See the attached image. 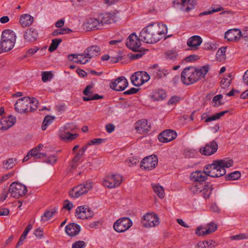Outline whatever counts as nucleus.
<instances>
[{"mask_svg":"<svg viewBox=\"0 0 248 248\" xmlns=\"http://www.w3.org/2000/svg\"><path fill=\"white\" fill-rule=\"evenodd\" d=\"M39 50V47L38 46H34L33 48L29 49L27 51V56L28 55H32L35 54L37 51Z\"/></svg>","mask_w":248,"mask_h":248,"instance_id":"62","label":"nucleus"},{"mask_svg":"<svg viewBox=\"0 0 248 248\" xmlns=\"http://www.w3.org/2000/svg\"><path fill=\"white\" fill-rule=\"evenodd\" d=\"M85 246V243L83 241H78L73 244L72 248H83Z\"/></svg>","mask_w":248,"mask_h":248,"instance_id":"52","label":"nucleus"},{"mask_svg":"<svg viewBox=\"0 0 248 248\" xmlns=\"http://www.w3.org/2000/svg\"><path fill=\"white\" fill-rule=\"evenodd\" d=\"M100 48L97 46H92L88 47L84 51L85 58L91 60L92 58L97 56L100 52Z\"/></svg>","mask_w":248,"mask_h":248,"instance_id":"27","label":"nucleus"},{"mask_svg":"<svg viewBox=\"0 0 248 248\" xmlns=\"http://www.w3.org/2000/svg\"><path fill=\"white\" fill-rule=\"evenodd\" d=\"M207 226V228L199 227L196 231V234L199 236L208 234L216 231L217 227V225L213 222L208 224Z\"/></svg>","mask_w":248,"mask_h":248,"instance_id":"20","label":"nucleus"},{"mask_svg":"<svg viewBox=\"0 0 248 248\" xmlns=\"http://www.w3.org/2000/svg\"><path fill=\"white\" fill-rule=\"evenodd\" d=\"M152 186L155 193H156L160 199L163 198L164 197L165 191L163 187L158 184H154Z\"/></svg>","mask_w":248,"mask_h":248,"instance_id":"36","label":"nucleus"},{"mask_svg":"<svg viewBox=\"0 0 248 248\" xmlns=\"http://www.w3.org/2000/svg\"><path fill=\"white\" fill-rule=\"evenodd\" d=\"M38 36L37 31L35 29L31 28L25 31L24 38L28 42H33L36 40Z\"/></svg>","mask_w":248,"mask_h":248,"instance_id":"26","label":"nucleus"},{"mask_svg":"<svg viewBox=\"0 0 248 248\" xmlns=\"http://www.w3.org/2000/svg\"><path fill=\"white\" fill-rule=\"evenodd\" d=\"M56 156L54 155H53L49 156L46 160L45 162L49 164L53 165L55 164L56 162Z\"/></svg>","mask_w":248,"mask_h":248,"instance_id":"57","label":"nucleus"},{"mask_svg":"<svg viewBox=\"0 0 248 248\" xmlns=\"http://www.w3.org/2000/svg\"><path fill=\"white\" fill-rule=\"evenodd\" d=\"M84 28L87 31L99 30L101 28L98 17L89 18L84 24Z\"/></svg>","mask_w":248,"mask_h":248,"instance_id":"19","label":"nucleus"},{"mask_svg":"<svg viewBox=\"0 0 248 248\" xmlns=\"http://www.w3.org/2000/svg\"><path fill=\"white\" fill-rule=\"evenodd\" d=\"M73 207V204L72 202L68 200H65L64 202L63 208L66 209L69 211L72 209Z\"/></svg>","mask_w":248,"mask_h":248,"instance_id":"59","label":"nucleus"},{"mask_svg":"<svg viewBox=\"0 0 248 248\" xmlns=\"http://www.w3.org/2000/svg\"><path fill=\"white\" fill-rule=\"evenodd\" d=\"M98 17L101 27L105 24H111L115 22V16L112 14H102Z\"/></svg>","mask_w":248,"mask_h":248,"instance_id":"23","label":"nucleus"},{"mask_svg":"<svg viewBox=\"0 0 248 248\" xmlns=\"http://www.w3.org/2000/svg\"><path fill=\"white\" fill-rule=\"evenodd\" d=\"M223 9L224 8L221 6H219L216 9L214 8L211 10L205 11L202 13H201V14H200L199 16H202L205 15H211L215 12L222 11V10H223Z\"/></svg>","mask_w":248,"mask_h":248,"instance_id":"45","label":"nucleus"},{"mask_svg":"<svg viewBox=\"0 0 248 248\" xmlns=\"http://www.w3.org/2000/svg\"><path fill=\"white\" fill-rule=\"evenodd\" d=\"M180 100V98L178 96H172L168 101L169 105H173L178 103Z\"/></svg>","mask_w":248,"mask_h":248,"instance_id":"61","label":"nucleus"},{"mask_svg":"<svg viewBox=\"0 0 248 248\" xmlns=\"http://www.w3.org/2000/svg\"><path fill=\"white\" fill-rule=\"evenodd\" d=\"M141 223L145 227H153L159 224V218L154 213H146L141 220Z\"/></svg>","mask_w":248,"mask_h":248,"instance_id":"12","label":"nucleus"},{"mask_svg":"<svg viewBox=\"0 0 248 248\" xmlns=\"http://www.w3.org/2000/svg\"><path fill=\"white\" fill-rule=\"evenodd\" d=\"M227 112V110L221 111L220 112L216 113L214 115L211 117H208L207 113H204L202 114L201 118L202 120L205 119V122L206 123H208L219 119L221 116H223L225 113Z\"/></svg>","mask_w":248,"mask_h":248,"instance_id":"31","label":"nucleus"},{"mask_svg":"<svg viewBox=\"0 0 248 248\" xmlns=\"http://www.w3.org/2000/svg\"><path fill=\"white\" fill-rule=\"evenodd\" d=\"M93 88V84L88 85L83 91V94L86 96H84L83 98H91L93 95V92L92 89Z\"/></svg>","mask_w":248,"mask_h":248,"instance_id":"40","label":"nucleus"},{"mask_svg":"<svg viewBox=\"0 0 248 248\" xmlns=\"http://www.w3.org/2000/svg\"><path fill=\"white\" fill-rule=\"evenodd\" d=\"M93 186L92 182L87 181L82 184L74 186L69 192V196L74 198H77L82 195L87 193L91 190Z\"/></svg>","mask_w":248,"mask_h":248,"instance_id":"6","label":"nucleus"},{"mask_svg":"<svg viewBox=\"0 0 248 248\" xmlns=\"http://www.w3.org/2000/svg\"><path fill=\"white\" fill-rule=\"evenodd\" d=\"M153 97L155 98V100H163L166 97V93L162 90L159 91L155 93Z\"/></svg>","mask_w":248,"mask_h":248,"instance_id":"48","label":"nucleus"},{"mask_svg":"<svg viewBox=\"0 0 248 248\" xmlns=\"http://www.w3.org/2000/svg\"><path fill=\"white\" fill-rule=\"evenodd\" d=\"M42 80L44 82H46L53 77V74L51 72H43L42 73Z\"/></svg>","mask_w":248,"mask_h":248,"instance_id":"47","label":"nucleus"},{"mask_svg":"<svg viewBox=\"0 0 248 248\" xmlns=\"http://www.w3.org/2000/svg\"><path fill=\"white\" fill-rule=\"evenodd\" d=\"M195 0H174L173 5H180V10L184 12H189L195 7Z\"/></svg>","mask_w":248,"mask_h":248,"instance_id":"15","label":"nucleus"},{"mask_svg":"<svg viewBox=\"0 0 248 248\" xmlns=\"http://www.w3.org/2000/svg\"><path fill=\"white\" fill-rule=\"evenodd\" d=\"M139 89H137L135 88H131L130 89L124 92L123 94L124 95L133 94L137 93Z\"/></svg>","mask_w":248,"mask_h":248,"instance_id":"60","label":"nucleus"},{"mask_svg":"<svg viewBox=\"0 0 248 248\" xmlns=\"http://www.w3.org/2000/svg\"><path fill=\"white\" fill-rule=\"evenodd\" d=\"M141 73L140 76H142L141 80V84L143 83L147 82L150 79V76L148 74V73L144 71H140Z\"/></svg>","mask_w":248,"mask_h":248,"instance_id":"54","label":"nucleus"},{"mask_svg":"<svg viewBox=\"0 0 248 248\" xmlns=\"http://www.w3.org/2000/svg\"><path fill=\"white\" fill-rule=\"evenodd\" d=\"M241 31L238 29H230L225 33V38L229 41L237 42L241 38Z\"/></svg>","mask_w":248,"mask_h":248,"instance_id":"22","label":"nucleus"},{"mask_svg":"<svg viewBox=\"0 0 248 248\" xmlns=\"http://www.w3.org/2000/svg\"><path fill=\"white\" fill-rule=\"evenodd\" d=\"M241 38H244L246 41L248 40V28L241 31Z\"/></svg>","mask_w":248,"mask_h":248,"instance_id":"64","label":"nucleus"},{"mask_svg":"<svg viewBox=\"0 0 248 248\" xmlns=\"http://www.w3.org/2000/svg\"><path fill=\"white\" fill-rule=\"evenodd\" d=\"M202 189V184H198L191 186L189 187L190 190L195 194H198L201 192Z\"/></svg>","mask_w":248,"mask_h":248,"instance_id":"44","label":"nucleus"},{"mask_svg":"<svg viewBox=\"0 0 248 248\" xmlns=\"http://www.w3.org/2000/svg\"><path fill=\"white\" fill-rule=\"evenodd\" d=\"M55 119V117L54 116L49 115L45 116L42 123V129L43 130H45L46 129V127L52 124Z\"/></svg>","mask_w":248,"mask_h":248,"instance_id":"37","label":"nucleus"},{"mask_svg":"<svg viewBox=\"0 0 248 248\" xmlns=\"http://www.w3.org/2000/svg\"><path fill=\"white\" fill-rule=\"evenodd\" d=\"M206 241V246L207 248H214L217 246L216 243L212 240Z\"/></svg>","mask_w":248,"mask_h":248,"instance_id":"63","label":"nucleus"},{"mask_svg":"<svg viewBox=\"0 0 248 248\" xmlns=\"http://www.w3.org/2000/svg\"><path fill=\"white\" fill-rule=\"evenodd\" d=\"M33 21V17L28 14L22 15L19 20V22L22 27H27L31 25Z\"/></svg>","mask_w":248,"mask_h":248,"instance_id":"32","label":"nucleus"},{"mask_svg":"<svg viewBox=\"0 0 248 248\" xmlns=\"http://www.w3.org/2000/svg\"><path fill=\"white\" fill-rule=\"evenodd\" d=\"M202 40L198 35H194L189 38L187 41V45L191 47V49L196 50L198 47L202 44Z\"/></svg>","mask_w":248,"mask_h":248,"instance_id":"29","label":"nucleus"},{"mask_svg":"<svg viewBox=\"0 0 248 248\" xmlns=\"http://www.w3.org/2000/svg\"><path fill=\"white\" fill-rule=\"evenodd\" d=\"M226 47H221L216 53V57L218 61H222L225 58Z\"/></svg>","mask_w":248,"mask_h":248,"instance_id":"41","label":"nucleus"},{"mask_svg":"<svg viewBox=\"0 0 248 248\" xmlns=\"http://www.w3.org/2000/svg\"><path fill=\"white\" fill-rule=\"evenodd\" d=\"M149 70L152 73L155 78L159 79L166 77L169 74V72L165 69H161L158 64H154L150 67Z\"/></svg>","mask_w":248,"mask_h":248,"instance_id":"24","label":"nucleus"},{"mask_svg":"<svg viewBox=\"0 0 248 248\" xmlns=\"http://www.w3.org/2000/svg\"><path fill=\"white\" fill-rule=\"evenodd\" d=\"M16 161V159L12 158L4 161L3 162L4 168L6 170L12 169L15 166V161Z\"/></svg>","mask_w":248,"mask_h":248,"instance_id":"42","label":"nucleus"},{"mask_svg":"<svg viewBox=\"0 0 248 248\" xmlns=\"http://www.w3.org/2000/svg\"><path fill=\"white\" fill-rule=\"evenodd\" d=\"M241 177V173L239 171H235L226 176V179L228 181L238 180Z\"/></svg>","mask_w":248,"mask_h":248,"instance_id":"38","label":"nucleus"},{"mask_svg":"<svg viewBox=\"0 0 248 248\" xmlns=\"http://www.w3.org/2000/svg\"><path fill=\"white\" fill-rule=\"evenodd\" d=\"M93 212L86 206H78L76 209L75 216L78 218L85 219L93 216Z\"/></svg>","mask_w":248,"mask_h":248,"instance_id":"16","label":"nucleus"},{"mask_svg":"<svg viewBox=\"0 0 248 248\" xmlns=\"http://www.w3.org/2000/svg\"><path fill=\"white\" fill-rule=\"evenodd\" d=\"M223 96L221 94H218L213 97L212 102L215 103L214 106L218 107L221 105L220 99Z\"/></svg>","mask_w":248,"mask_h":248,"instance_id":"51","label":"nucleus"},{"mask_svg":"<svg viewBox=\"0 0 248 248\" xmlns=\"http://www.w3.org/2000/svg\"><path fill=\"white\" fill-rule=\"evenodd\" d=\"M77 128V126L73 124H67L60 129L59 136L60 139L65 141H71L76 139L78 134L70 133V131H73Z\"/></svg>","mask_w":248,"mask_h":248,"instance_id":"7","label":"nucleus"},{"mask_svg":"<svg viewBox=\"0 0 248 248\" xmlns=\"http://www.w3.org/2000/svg\"><path fill=\"white\" fill-rule=\"evenodd\" d=\"M209 65H206L201 69L189 66L186 68L182 72L181 78L183 83L189 85L203 78L209 71Z\"/></svg>","mask_w":248,"mask_h":248,"instance_id":"2","label":"nucleus"},{"mask_svg":"<svg viewBox=\"0 0 248 248\" xmlns=\"http://www.w3.org/2000/svg\"><path fill=\"white\" fill-rule=\"evenodd\" d=\"M62 39H55L52 40V42L48 48L49 52H52L55 50L59 45L62 42Z\"/></svg>","mask_w":248,"mask_h":248,"instance_id":"39","label":"nucleus"},{"mask_svg":"<svg viewBox=\"0 0 248 248\" xmlns=\"http://www.w3.org/2000/svg\"><path fill=\"white\" fill-rule=\"evenodd\" d=\"M58 208L54 207L51 210L46 211L44 214L41 216V219L43 221H46L50 219L57 212Z\"/></svg>","mask_w":248,"mask_h":248,"instance_id":"35","label":"nucleus"},{"mask_svg":"<svg viewBox=\"0 0 248 248\" xmlns=\"http://www.w3.org/2000/svg\"><path fill=\"white\" fill-rule=\"evenodd\" d=\"M141 73L140 72H135L131 77V80L132 84L135 86H139L141 84L142 76H140Z\"/></svg>","mask_w":248,"mask_h":248,"instance_id":"34","label":"nucleus"},{"mask_svg":"<svg viewBox=\"0 0 248 248\" xmlns=\"http://www.w3.org/2000/svg\"><path fill=\"white\" fill-rule=\"evenodd\" d=\"M208 174L205 170V167L203 171L196 170L192 172L190 174V179L194 182H202L206 180Z\"/></svg>","mask_w":248,"mask_h":248,"instance_id":"25","label":"nucleus"},{"mask_svg":"<svg viewBox=\"0 0 248 248\" xmlns=\"http://www.w3.org/2000/svg\"><path fill=\"white\" fill-rule=\"evenodd\" d=\"M166 57L167 59L170 60H174L176 59L178 54L175 50H170L165 53Z\"/></svg>","mask_w":248,"mask_h":248,"instance_id":"46","label":"nucleus"},{"mask_svg":"<svg viewBox=\"0 0 248 248\" xmlns=\"http://www.w3.org/2000/svg\"><path fill=\"white\" fill-rule=\"evenodd\" d=\"M230 238L232 240L247 239H248V234L247 233H241L232 236Z\"/></svg>","mask_w":248,"mask_h":248,"instance_id":"50","label":"nucleus"},{"mask_svg":"<svg viewBox=\"0 0 248 248\" xmlns=\"http://www.w3.org/2000/svg\"><path fill=\"white\" fill-rule=\"evenodd\" d=\"M128 85L127 80L124 77H120L116 79L114 81H112L110 83L109 86L111 89L117 91H124Z\"/></svg>","mask_w":248,"mask_h":248,"instance_id":"13","label":"nucleus"},{"mask_svg":"<svg viewBox=\"0 0 248 248\" xmlns=\"http://www.w3.org/2000/svg\"><path fill=\"white\" fill-rule=\"evenodd\" d=\"M177 133L173 130H166L161 133L158 136V140L162 142H170L176 138Z\"/></svg>","mask_w":248,"mask_h":248,"instance_id":"18","label":"nucleus"},{"mask_svg":"<svg viewBox=\"0 0 248 248\" xmlns=\"http://www.w3.org/2000/svg\"><path fill=\"white\" fill-rule=\"evenodd\" d=\"M140 37H138L135 33H132L126 40V45L133 51H140L141 44Z\"/></svg>","mask_w":248,"mask_h":248,"instance_id":"11","label":"nucleus"},{"mask_svg":"<svg viewBox=\"0 0 248 248\" xmlns=\"http://www.w3.org/2000/svg\"><path fill=\"white\" fill-rule=\"evenodd\" d=\"M80 231V226L76 223H70L65 227V232L69 236H74Z\"/></svg>","mask_w":248,"mask_h":248,"instance_id":"30","label":"nucleus"},{"mask_svg":"<svg viewBox=\"0 0 248 248\" xmlns=\"http://www.w3.org/2000/svg\"><path fill=\"white\" fill-rule=\"evenodd\" d=\"M135 129L140 133H142L150 131V125H148L146 120L142 119L138 121L136 123Z\"/></svg>","mask_w":248,"mask_h":248,"instance_id":"28","label":"nucleus"},{"mask_svg":"<svg viewBox=\"0 0 248 248\" xmlns=\"http://www.w3.org/2000/svg\"><path fill=\"white\" fill-rule=\"evenodd\" d=\"M122 182V177L119 174H110L103 180V185L108 188H112L118 186Z\"/></svg>","mask_w":248,"mask_h":248,"instance_id":"9","label":"nucleus"},{"mask_svg":"<svg viewBox=\"0 0 248 248\" xmlns=\"http://www.w3.org/2000/svg\"><path fill=\"white\" fill-rule=\"evenodd\" d=\"M38 101L34 97H23L18 99L15 104L16 111L20 113H27V106L30 105V112L36 110L38 107Z\"/></svg>","mask_w":248,"mask_h":248,"instance_id":"4","label":"nucleus"},{"mask_svg":"<svg viewBox=\"0 0 248 248\" xmlns=\"http://www.w3.org/2000/svg\"><path fill=\"white\" fill-rule=\"evenodd\" d=\"M218 149V144L215 140L206 143L204 147L201 148L200 152L205 155H211L215 153Z\"/></svg>","mask_w":248,"mask_h":248,"instance_id":"17","label":"nucleus"},{"mask_svg":"<svg viewBox=\"0 0 248 248\" xmlns=\"http://www.w3.org/2000/svg\"><path fill=\"white\" fill-rule=\"evenodd\" d=\"M78 60L74 61L76 63H79L80 64H84L88 62L90 60L88 58H85L84 53L82 54L78 55Z\"/></svg>","mask_w":248,"mask_h":248,"instance_id":"49","label":"nucleus"},{"mask_svg":"<svg viewBox=\"0 0 248 248\" xmlns=\"http://www.w3.org/2000/svg\"><path fill=\"white\" fill-rule=\"evenodd\" d=\"M231 83V80L227 78H223L221 81L220 84L221 85V87L223 88H225L229 86Z\"/></svg>","mask_w":248,"mask_h":248,"instance_id":"56","label":"nucleus"},{"mask_svg":"<svg viewBox=\"0 0 248 248\" xmlns=\"http://www.w3.org/2000/svg\"><path fill=\"white\" fill-rule=\"evenodd\" d=\"M72 32V31L68 28H64L60 30L54 31L52 34L53 36H57L59 34H64Z\"/></svg>","mask_w":248,"mask_h":248,"instance_id":"43","label":"nucleus"},{"mask_svg":"<svg viewBox=\"0 0 248 248\" xmlns=\"http://www.w3.org/2000/svg\"><path fill=\"white\" fill-rule=\"evenodd\" d=\"M103 98L102 95H99L98 94L93 95L91 98H83V100L84 101H89L90 100H95Z\"/></svg>","mask_w":248,"mask_h":248,"instance_id":"58","label":"nucleus"},{"mask_svg":"<svg viewBox=\"0 0 248 248\" xmlns=\"http://www.w3.org/2000/svg\"><path fill=\"white\" fill-rule=\"evenodd\" d=\"M201 190V193H202L203 198L208 199L211 194L213 186L210 184H207L204 186L202 184V189Z\"/></svg>","mask_w":248,"mask_h":248,"instance_id":"33","label":"nucleus"},{"mask_svg":"<svg viewBox=\"0 0 248 248\" xmlns=\"http://www.w3.org/2000/svg\"><path fill=\"white\" fill-rule=\"evenodd\" d=\"M16 118L12 115L7 118H2L0 120V129L6 130L11 127L16 123Z\"/></svg>","mask_w":248,"mask_h":248,"instance_id":"21","label":"nucleus"},{"mask_svg":"<svg viewBox=\"0 0 248 248\" xmlns=\"http://www.w3.org/2000/svg\"><path fill=\"white\" fill-rule=\"evenodd\" d=\"M105 140H106L104 139H94L88 142V145H99L105 141Z\"/></svg>","mask_w":248,"mask_h":248,"instance_id":"55","label":"nucleus"},{"mask_svg":"<svg viewBox=\"0 0 248 248\" xmlns=\"http://www.w3.org/2000/svg\"><path fill=\"white\" fill-rule=\"evenodd\" d=\"M132 224V221L128 217H123L114 223L113 228L117 232H122L130 228Z\"/></svg>","mask_w":248,"mask_h":248,"instance_id":"10","label":"nucleus"},{"mask_svg":"<svg viewBox=\"0 0 248 248\" xmlns=\"http://www.w3.org/2000/svg\"><path fill=\"white\" fill-rule=\"evenodd\" d=\"M8 191L12 197L19 198L24 196L28 190L24 185L14 182L10 185Z\"/></svg>","mask_w":248,"mask_h":248,"instance_id":"8","label":"nucleus"},{"mask_svg":"<svg viewBox=\"0 0 248 248\" xmlns=\"http://www.w3.org/2000/svg\"><path fill=\"white\" fill-rule=\"evenodd\" d=\"M140 161L138 159L134 157H131L129 158L128 160L126 161V163L129 166H131L132 165H136Z\"/></svg>","mask_w":248,"mask_h":248,"instance_id":"53","label":"nucleus"},{"mask_svg":"<svg viewBox=\"0 0 248 248\" xmlns=\"http://www.w3.org/2000/svg\"><path fill=\"white\" fill-rule=\"evenodd\" d=\"M16 36L15 32L10 30H4L1 34L0 41V50L3 52H8L15 46Z\"/></svg>","mask_w":248,"mask_h":248,"instance_id":"5","label":"nucleus"},{"mask_svg":"<svg viewBox=\"0 0 248 248\" xmlns=\"http://www.w3.org/2000/svg\"><path fill=\"white\" fill-rule=\"evenodd\" d=\"M158 162L156 155H150L142 159L140 163V167L145 170H151L155 168Z\"/></svg>","mask_w":248,"mask_h":248,"instance_id":"14","label":"nucleus"},{"mask_svg":"<svg viewBox=\"0 0 248 248\" xmlns=\"http://www.w3.org/2000/svg\"><path fill=\"white\" fill-rule=\"evenodd\" d=\"M167 27L164 24H151L143 28L140 33L141 40L147 44H153L161 39L160 35H165Z\"/></svg>","mask_w":248,"mask_h":248,"instance_id":"1","label":"nucleus"},{"mask_svg":"<svg viewBox=\"0 0 248 248\" xmlns=\"http://www.w3.org/2000/svg\"><path fill=\"white\" fill-rule=\"evenodd\" d=\"M233 160L229 158L216 160L211 164L205 166V170L208 175L212 177H219L224 175L226 171L225 168L232 166Z\"/></svg>","mask_w":248,"mask_h":248,"instance_id":"3","label":"nucleus"}]
</instances>
